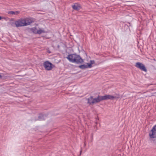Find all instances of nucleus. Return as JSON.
Listing matches in <instances>:
<instances>
[{"instance_id":"nucleus-10","label":"nucleus","mask_w":156,"mask_h":156,"mask_svg":"<svg viewBox=\"0 0 156 156\" xmlns=\"http://www.w3.org/2000/svg\"><path fill=\"white\" fill-rule=\"evenodd\" d=\"M20 13L19 11H9L8 12V13L9 14L17 15Z\"/></svg>"},{"instance_id":"nucleus-15","label":"nucleus","mask_w":156,"mask_h":156,"mask_svg":"<svg viewBox=\"0 0 156 156\" xmlns=\"http://www.w3.org/2000/svg\"><path fill=\"white\" fill-rule=\"evenodd\" d=\"M155 140H154L153 141V143H155Z\"/></svg>"},{"instance_id":"nucleus-9","label":"nucleus","mask_w":156,"mask_h":156,"mask_svg":"<svg viewBox=\"0 0 156 156\" xmlns=\"http://www.w3.org/2000/svg\"><path fill=\"white\" fill-rule=\"evenodd\" d=\"M72 7L74 10L77 11L79 10L81 8L80 5L77 3H75L73 5H72Z\"/></svg>"},{"instance_id":"nucleus-3","label":"nucleus","mask_w":156,"mask_h":156,"mask_svg":"<svg viewBox=\"0 0 156 156\" xmlns=\"http://www.w3.org/2000/svg\"><path fill=\"white\" fill-rule=\"evenodd\" d=\"M87 103L90 105H92L94 104L99 102V98L98 95L96 98H94L92 96H90V97L87 99Z\"/></svg>"},{"instance_id":"nucleus-11","label":"nucleus","mask_w":156,"mask_h":156,"mask_svg":"<svg viewBox=\"0 0 156 156\" xmlns=\"http://www.w3.org/2000/svg\"><path fill=\"white\" fill-rule=\"evenodd\" d=\"M78 67L82 69H85L87 68H89L88 65L87 64V63L86 65L83 64L79 66Z\"/></svg>"},{"instance_id":"nucleus-2","label":"nucleus","mask_w":156,"mask_h":156,"mask_svg":"<svg viewBox=\"0 0 156 156\" xmlns=\"http://www.w3.org/2000/svg\"><path fill=\"white\" fill-rule=\"evenodd\" d=\"M34 22V19L32 18L20 19L16 21L15 23L16 27H19L27 26Z\"/></svg>"},{"instance_id":"nucleus-13","label":"nucleus","mask_w":156,"mask_h":156,"mask_svg":"<svg viewBox=\"0 0 156 156\" xmlns=\"http://www.w3.org/2000/svg\"><path fill=\"white\" fill-rule=\"evenodd\" d=\"M37 33L38 34H41L42 33H44V31L42 30L41 29H40L39 30H37Z\"/></svg>"},{"instance_id":"nucleus-4","label":"nucleus","mask_w":156,"mask_h":156,"mask_svg":"<svg viewBox=\"0 0 156 156\" xmlns=\"http://www.w3.org/2000/svg\"><path fill=\"white\" fill-rule=\"evenodd\" d=\"M99 102L103 100H113L116 98L112 95H105L103 96H100L98 95Z\"/></svg>"},{"instance_id":"nucleus-17","label":"nucleus","mask_w":156,"mask_h":156,"mask_svg":"<svg viewBox=\"0 0 156 156\" xmlns=\"http://www.w3.org/2000/svg\"><path fill=\"white\" fill-rule=\"evenodd\" d=\"M81 152H82V151H81H81H80V154H81Z\"/></svg>"},{"instance_id":"nucleus-1","label":"nucleus","mask_w":156,"mask_h":156,"mask_svg":"<svg viewBox=\"0 0 156 156\" xmlns=\"http://www.w3.org/2000/svg\"><path fill=\"white\" fill-rule=\"evenodd\" d=\"M66 58L70 62L77 64H82L84 62L82 57L76 53L69 54Z\"/></svg>"},{"instance_id":"nucleus-8","label":"nucleus","mask_w":156,"mask_h":156,"mask_svg":"<svg viewBox=\"0 0 156 156\" xmlns=\"http://www.w3.org/2000/svg\"><path fill=\"white\" fill-rule=\"evenodd\" d=\"M48 116L47 114H44L43 113H40L39 114L38 118L37 119H36L35 121L39 120L42 121L45 120V118Z\"/></svg>"},{"instance_id":"nucleus-5","label":"nucleus","mask_w":156,"mask_h":156,"mask_svg":"<svg viewBox=\"0 0 156 156\" xmlns=\"http://www.w3.org/2000/svg\"><path fill=\"white\" fill-rule=\"evenodd\" d=\"M135 66L137 68L139 69L142 71L147 72V70L144 65L140 62H137L136 63Z\"/></svg>"},{"instance_id":"nucleus-16","label":"nucleus","mask_w":156,"mask_h":156,"mask_svg":"<svg viewBox=\"0 0 156 156\" xmlns=\"http://www.w3.org/2000/svg\"><path fill=\"white\" fill-rule=\"evenodd\" d=\"M2 19V17L1 16H0V20H1Z\"/></svg>"},{"instance_id":"nucleus-12","label":"nucleus","mask_w":156,"mask_h":156,"mask_svg":"<svg viewBox=\"0 0 156 156\" xmlns=\"http://www.w3.org/2000/svg\"><path fill=\"white\" fill-rule=\"evenodd\" d=\"M95 63V61L94 60H90V63H87L88 65L89 68H90L92 67V65Z\"/></svg>"},{"instance_id":"nucleus-6","label":"nucleus","mask_w":156,"mask_h":156,"mask_svg":"<svg viewBox=\"0 0 156 156\" xmlns=\"http://www.w3.org/2000/svg\"><path fill=\"white\" fill-rule=\"evenodd\" d=\"M52 64L51 62L48 61H46L44 63L43 66L45 69L50 70H51L52 68Z\"/></svg>"},{"instance_id":"nucleus-7","label":"nucleus","mask_w":156,"mask_h":156,"mask_svg":"<svg viewBox=\"0 0 156 156\" xmlns=\"http://www.w3.org/2000/svg\"><path fill=\"white\" fill-rule=\"evenodd\" d=\"M149 135L151 138H156V125L153 127Z\"/></svg>"},{"instance_id":"nucleus-14","label":"nucleus","mask_w":156,"mask_h":156,"mask_svg":"<svg viewBox=\"0 0 156 156\" xmlns=\"http://www.w3.org/2000/svg\"><path fill=\"white\" fill-rule=\"evenodd\" d=\"M32 32L34 34H37V30L36 28H34L32 29Z\"/></svg>"}]
</instances>
